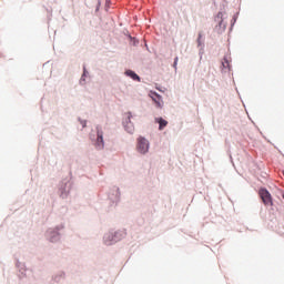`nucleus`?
<instances>
[{"label": "nucleus", "instance_id": "f257e3e1", "mask_svg": "<svg viewBox=\"0 0 284 284\" xmlns=\"http://www.w3.org/2000/svg\"><path fill=\"white\" fill-rule=\"evenodd\" d=\"M136 150L140 154H148L150 151V142L148 139L143 136L138 138Z\"/></svg>", "mask_w": 284, "mask_h": 284}, {"label": "nucleus", "instance_id": "f03ea898", "mask_svg": "<svg viewBox=\"0 0 284 284\" xmlns=\"http://www.w3.org/2000/svg\"><path fill=\"white\" fill-rule=\"evenodd\" d=\"M260 196L264 203V205H272V195L270 194V191L266 189L260 190Z\"/></svg>", "mask_w": 284, "mask_h": 284}, {"label": "nucleus", "instance_id": "7ed1b4c3", "mask_svg": "<svg viewBox=\"0 0 284 284\" xmlns=\"http://www.w3.org/2000/svg\"><path fill=\"white\" fill-rule=\"evenodd\" d=\"M95 148L97 150H103L105 148V142H103V131L98 129V138L95 141Z\"/></svg>", "mask_w": 284, "mask_h": 284}, {"label": "nucleus", "instance_id": "20e7f679", "mask_svg": "<svg viewBox=\"0 0 284 284\" xmlns=\"http://www.w3.org/2000/svg\"><path fill=\"white\" fill-rule=\"evenodd\" d=\"M151 99L154 101L156 108H163V99L156 92H151Z\"/></svg>", "mask_w": 284, "mask_h": 284}, {"label": "nucleus", "instance_id": "39448f33", "mask_svg": "<svg viewBox=\"0 0 284 284\" xmlns=\"http://www.w3.org/2000/svg\"><path fill=\"white\" fill-rule=\"evenodd\" d=\"M155 123H159V130H165L168 128V121L163 118H155Z\"/></svg>", "mask_w": 284, "mask_h": 284}, {"label": "nucleus", "instance_id": "423d86ee", "mask_svg": "<svg viewBox=\"0 0 284 284\" xmlns=\"http://www.w3.org/2000/svg\"><path fill=\"white\" fill-rule=\"evenodd\" d=\"M126 77L133 79V81H141V78L132 70L125 71Z\"/></svg>", "mask_w": 284, "mask_h": 284}, {"label": "nucleus", "instance_id": "0eeeda50", "mask_svg": "<svg viewBox=\"0 0 284 284\" xmlns=\"http://www.w3.org/2000/svg\"><path fill=\"white\" fill-rule=\"evenodd\" d=\"M222 65L223 68H227L230 70V60H227V58H224L222 61Z\"/></svg>", "mask_w": 284, "mask_h": 284}, {"label": "nucleus", "instance_id": "6e6552de", "mask_svg": "<svg viewBox=\"0 0 284 284\" xmlns=\"http://www.w3.org/2000/svg\"><path fill=\"white\" fill-rule=\"evenodd\" d=\"M126 131L129 132V134H132L134 132V126L129 123V125L126 126Z\"/></svg>", "mask_w": 284, "mask_h": 284}, {"label": "nucleus", "instance_id": "1a4fd4ad", "mask_svg": "<svg viewBox=\"0 0 284 284\" xmlns=\"http://www.w3.org/2000/svg\"><path fill=\"white\" fill-rule=\"evenodd\" d=\"M80 123H81L82 128H85V125H87L85 121H80Z\"/></svg>", "mask_w": 284, "mask_h": 284}, {"label": "nucleus", "instance_id": "9d476101", "mask_svg": "<svg viewBox=\"0 0 284 284\" xmlns=\"http://www.w3.org/2000/svg\"><path fill=\"white\" fill-rule=\"evenodd\" d=\"M176 61H178V58H175V61L173 63V67L175 68V70H176Z\"/></svg>", "mask_w": 284, "mask_h": 284}]
</instances>
